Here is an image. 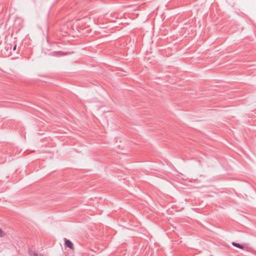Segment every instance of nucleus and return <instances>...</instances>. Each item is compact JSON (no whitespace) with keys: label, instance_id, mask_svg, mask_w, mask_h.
Masks as SVG:
<instances>
[{"label":"nucleus","instance_id":"4","mask_svg":"<svg viewBox=\"0 0 256 256\" xmlns=\"http://www.w3.org/2000/svg\"><path fill=\"white\" fill-rule=\"evenodd\" d=\"M42 51L44 54H47L46 51L44 48L42 49Z\"/></svg>","mask_w":256,"mask_h":256},{"label":"nucleus","instance_id":"2","mask_svg":"<svg viewBox=\"0 0 256 256\" xmlns=\"http://www.w3.org/2000/svg\"><path fill=\"white\" fill-rule=\"evenodd\" d=\"M64 242H65V244H64L65 246L66 247L69 248L71 250H73L74 249L73 244L72 243V242L70 240H68V239L65 238H64Z\"/></svg>","mask_w":256,"mask_h":256},{"label":"nucleus","instance_id":"3","mask_svg":"<svg viewBox=\"0 0 256 256\" xmlns=\"http://www.w3.org/2000/svg\"><path fill=\"white\" fill-rule=\"evenodd\" d=\"M232 244L235 246V247H236L238 248H239L240 249H244V246L243 245L241 244H240L238 243H236V242H232Z\"/></svg>","mask_w":256,"mask_h":256},{"label":"nucleus","instance_id":"5","mask_svg":"<svg viewBox=\"0 0 256 256\" xmlns=\"http://www.w3.org/2000/svg\"><path fill=\"white\" fill-rule=\"evenodd\" d=\"M16 49V46H15L14 47L13 50H15Z\"/></svg>","mask_w":256,"mask_h":256},{"label":"nucleus","instance_id":"1","mask_svg":"<svg viewBox=\"0 0 256 256\" xmlns=\"http://www.w3.org/2000/svg\"><path fill=\"white\" fill-rule=\"evenodd\" d=\"M67 52H64L62 51H54L48 53V54L53 56H59L67 54Z\"/></svg>","mask_w":256,"mask_h":256}]
</instances>
